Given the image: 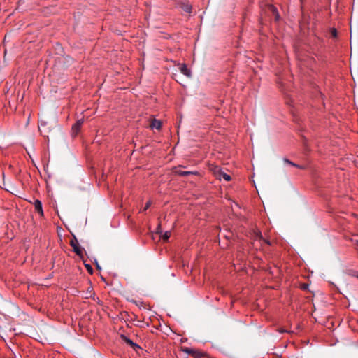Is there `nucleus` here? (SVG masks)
I'll list each match as a JSON object with an SVG mask.
<instances>
[{"instance_id":"nucleus-1","label":"nucleus","mask_w":358,"mask_h":358,"mask_svg":"<svg viewBox=\"0 0 358 358\" xmlns=\"http://www.w3.org/2000/svg\"><path fill=\"white\" fill-rule=\"evenodd\" d=\"M70 245L73 248V252L80 257H83L84 249L78 244V241L76 236L70 241Z\"/></svg>"},{"instance_id":"nucleus-2","label":"nucleus","mask_w":358,"mask_h":358,"mask_svg":"<svg viewBox=\"0 0 358 358\" xmlns=\"http://www.w3.org/2000/svg\"><path fill=\"white\" fill-rule=\"evenodd\" d=\"M48 122L43 120H41L38 123V130L41 135L48 137V134L50 131V129L47 127Z\"/></svg>"},{"instance_id":"nucleus-3","label":"nucleus","mask_w":358,"mask_h":358,"mask_svg":"<svg viewBox=\"0 0 358 358\" xmlns=\"http://www.w3.org/2000/svg\"><path fill=\"white\" fill-rule=\"evenodd\" d=\"M84 123V119H80L76 121V122L72 126V133L73 135H77L78 131H80L82 125Z\"/></svg>"},{"instance_id":"nucleus-4","label":"nucleus","mask_w":358,"mask_h":358,"mask_svg":"<svg viewBox=\"0 0 358 358\" xmlns=\"http://www.w3.org/2000/svg\"><path fill=\"white\" fill-rule=\"evenodd\" d=\"M174 172L176 175L180 176H191V175H194V176L199 175V172L196 171H182V170H179V169H176Z\"/></svg>"},{"instance_id":"nucleus-5","label":"nucleus","mask_w":358,"mask_h":358,"mask_svg":"<svg viewBox=\"0 0 358 358\" xmlns=\"http://www.w3.org/2000/svg\"><path fill=\"white\" fill-rule=\"evenodd\" d=\"M34 205L36 211L40 215L41 217H43L44 213L41 201L38 199H36L34 201Z\"/></svg>"},{"instance_id":"nucleus-6","label":"nucleus","mask_w":358,"mask_h":358,"mask_svg":"<svg viewBox=\"0 0 358 358\" xmlns=\"http://www.w3.org/2000/svg\"><path fill=\"white\" fill-rule=\"evenodd\" d=\"M121 338L124 343L129 345L133 349L140 348L136 343H134L129 338L124 335H122Z\"/></svg>"},{"instance_id":"nucleus-7","label":"nucleus","mask_w":358,"mask_h":358,"mask_svg":"<svg viewBox=\"0 0 358 358\" xmlns=\"http://www.w3.org/2000/svg\"><path fill=\"white\" fill-rule=\"evenodd\" d=\"M179 66L180 71L182 74L187 77H191V71L188 69L185 64H180Z\"/></svg>"},{"instance_id":"nucleus-8","label":"nucleus","mask_w":358,"mask_h":358,"mask_svg":"<svg viewBox=\"0 0 358 358\" xmlns=\"http://www.w3.org/2000/svg\"><path fill=\"white\" fill-rule=\"evenodd\" d=\"M255 240L262 241L267 245H271V242L268 240L265 239L262 236V234L260 231L257 230V231H255Z\"/></svg>"},{"instance_id":"nucleus-9","label":"nucleus","mask_w":358,"mask_h":358,"mask_svg":"<svg viewBox=\"0 0 358 358\" xmlns=\"http://www.w3.org/2000/svg\"><path fill=\"white\" fill-rule=\"evenodd\" d=\"M180 8L181 9L187 13H190L192 12V7L191 5H189V3H181L180 4Z\"/></svg>"},{"instance_id":"nucleus-10","label":"nucleus","mask_w":358,"mask_h":358,"mask_svg":"<svg viewBox=\"0 0 358 358\" xmlns=\"http://www.w3.org/2000/svg\"><path fill=\"white\" fill-rule=\"evenodd\" d=\"M150 127L152 129L155 128V129H159L162 127V123H161V122L159 120L154 119L152 121V122H151Z\"/></svg>"},{"instance_id":"nucleus-11","label":"nucleus","mask_w":358,"mask_h":358,"mask_svg":"<svg viewBox=\"0 0 358 358\" xmlns=\"http://www.w3.org/2000/svg\"><path fill=\"white\" fill-rule=\"evenodd\" d=\"M136 305L139 307V310H150V306L145 304L143 302H139V304L136 303Z\"/></svg>"},{"instance_id":"nucleus-12","label":"nucleus","mask_w":358,"mask_h":358,"mask_svg":"<svg viewBox=\"0 0 358 358\" xmlns=\"http://www.w3.org/2000/svg\"><path fill=\"white\" fill-rule=\"evenodd\" d=\"M220 176L222 177L224 180L226 181H230L231 180V176L224 172H221L220 173Z\"/></svg>"},{"instance_id":"nucleus-13","label":"nucleus","mask_w":358,"mask_h":358,"mask_svg":"<svg viewBox=\"0 0 358 358\" xmlns=\"http://www.w3.org/2000/svg\"><path fill=\"white\" fill-rule=\"evenodd\" d=\"M171 236V232L170 231H166L164 234L163 235L162 238L164 241H167Z\"/></svg>"},{"instance_id":"nucleus-14","label":"nucleus","mask_w":358,"mask_h":358,"mask_svg":"<svg viewBox=\"0 0 358 358\" xmlns=\"http://www.w3.org/2000/svg\"><path fill=\"white\" fill-rule=\"evenodd\" d=\"M308 287H309V285L307 284V283H303L300 285V288L302 289V290H308Z\"/></svg>"},{"instance_id":"nucleus-15","label":"nucleus","mask_w":358,"mask_h":358,"mask_svg":"<svg viewBox=\"0 0 358 358\" xmlns=\"http://www.w3.org/2000/svg\"><path fill=\"white\" fill-rule=\"evenodd\" d=\"M150 206H151V201H148L145 203V206H144V208H143V212L146 211V210L150 208Z\"/></svg>"},{"instance_id":"nucleus-16","label":"nucleus","mask_w":358,"mask_h":358,"mask_svg":"<svg viewBox=\"0 0 358 358\" xmlns=\"http://www.w3.org/2000/svg\"><path fill=\"white\" fill-rule=\"evenodd\" d=\"M85 267H86V268H87V271H88L90 274H92V273H93V268H92V266H91V265H90V264H85Z\"/></svg>"},{"instance_id":"nucleus-17","label":"nucleus","mask_w":358,"mask_h":358,"mask_svg":"<svg viewBox=\"0 0 358 358\" xmlns=\"http://www.w3.org/2000/svg\"><path fill=\"white\" fill-rule=\"evenodd\" d=\"M270 8L274 15H275V14L278 13V10L275 6L271 5Z\"/></svg>"},{"instance_id":"nucleus-18","label":"nucleus","mask_w":358,"mask_h":358,"mask_svg":"<svg viewBox=\"0 0 358 358\" xmlns=\"http://www.w3.org/2000/svg\"><path fill=\"white\" fill-rule=\"evenodd\" d=\"M291 166H294V167H296V168H299V169H305V166H304L297 164H296V163H294V162H293V164H291Z\"/></svg>"},{"instance_id":"nucleus-19","label":"nucleus","mask_w":358,"mask_h":358,"mask_svg":"<svg viewBox=\"0 0 358 358\" xmlns=\"http://www.w3.org/2000/svg\"><path fill=\"white\" fill-rule=\"evenodd\" d=\"M331 34L333 37L336 38L337 36V31L336 29L333 28L331 30Z\"/></svg>"},{"instance_id":"nucleus-20","label":"nucleus","mask_w":358,"mask_h":358,"mask_svg":"<svg viewBox=\"0 0 358 358\" xmlns=\"http://www.w3.org/2000/svg\"><path fill=\"white\" fill-rule=\"evenodd\" d=\"M283 161L285 163L289 164L291 166V164H293V162L290 161L289 159H287V158H284L283 159Z\"/></svg>"},{"instance_id":"nucleus-21","label":"nucleus","mask_w":358,"mask_h":358,"mask_svg":"<svg viewBox=\"0 0 358 358\" xmlns=\"http://www.w3.org/2000/svg\"><path fill=\"white\" fill-rule=\"evenodd\" d=\"M157 233H162V231H161V224H159L158 226H157Z\"/></svg>"},{"instance_id":"nucleus-22","label":"nucleus","mask_w":358,"mask_h":358,"mask_svg":"<svg viewBox=\"0 0 358 358\" xmlns=\"http://www.w3.org/2000/svg\"><path fill=\"white\" fill-rule=\"evenodd\" d=\"M274 16H275V21H278V20H279V19H280V15H279V13L275 14V15H274Z\"/></svg>"},{"instance_id":"nucleus-23","label":"nucleus","mask_w":358,"mask_h":358,"mask_svg":"<svg viewBox=\"0 0 358 358\" xmlns=\"http://www.w3.org/2000/svg\"><path fill=\"white\" fill-rule=\"evenodd\" d=\"M140 323H141V322L140 320H137L136 321V323H135L134 324L136 325V326H143V324H141Z\"/></svg>"},{"instance_id":"nucleus-24","label":"nucleus","mask_w":358,"mask_h":358,"mask_svg":"<svg viewBox=\"0 0 358 358\" xmlns=\"http://www.w3.org/2000/svg\"><path fill=\"white\" fill-rule=\"evenodd\" d=\"M128 316L131 317V319L133 320V317H137L138 315H127Z\"/></svg>"},{"instance_id":"nucleus-25","label":"nucleus","mask_w":358,"mask_h":358,"mask_svg":"<svg viewBox=\"0 0 358 358\" xmlns=\"http://www.w3.org/2000/svg\"><path fill=\"white\" fill-rule=\"evenodd\" d=\"M122 313L127 314L128 313L127 311H123Z\"/></svg>"},{"instance_id":"nucleus-26","label":"nucleus","mask_w":358,"mask_h":358,"mask_svg":"<svg viewBox=\"0 0 358 358\" xmlns=\"http://www.w3.org/2000/svg\"><path fill=\"white\" fill-rule=\"evenodd\" d=\"M357 278H358V275H357Z\"/></svg>"}]
</instances>
